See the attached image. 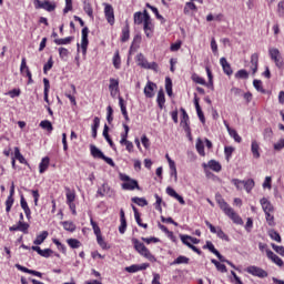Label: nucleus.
I'll use <instances>...</instances> for the list:
<instances>
[{"instance_id":"3c124183","label":"nucleus","mask_w":284,"mask_h":284,"mask_svg":"<svg viewBox=\"0 0 284 284\" xmlns=\"http://www.w3.org/2000/svg\"><path fill=\"white\" fill-rule=\"evenodd\" d=\"M90 224L92 226V230L95 234V236H101V227H99V224H97V222H94V220H90Z\"/></svg>"},{"instance_id":"4be33fe9","label":"nucleus","mask_w":284,"mask_h":284,"mask_svg":"<svg viewBox=\"0 0 284 284\" xmlns=\"http://www.w3.org/2000/svg\"><path fill=\"white\" fill-rule=\"evenodd\" d=\"M220 64L222 65L223 72L227 74V77H232L234 71H232V65L227 63V59L221 58Z\"/></svg>"},{"instance_id":"ea45409f","label":"nucleus","mask_w":284,"mask_h":284,"mask_svg":"<svg viewBox=\"0 0 284 284\" xmlns=\"http://www.w3.org/2000/svg\"><path fill=\"white\" fill-rule=\"evenodd\" d=\"M91 154L94 156V159H103L105 154H103L102 151L99 150V148L91 145Z\"/></svg>"},{"instance_id":"79ce46f5","label":"nucleus","mask_w":284,"mask_h":284,"mask_svg":"<svg viewBox=\"0 0 284 284\" xmlns=\"http://www.w3.org/2000/svg\"><path fill=\"white\" fill-rule=\"evenodd\" d=\"M59 57L62 61H68V57L70 55V51L63 47L58 49Z\"/></svg>"},{"instance_id":"f257e3e1","label":"nucleus","mask_w":284,"mask_h":284,"mask_svg":"<svg viewBox=\"0 0 284 284\" xmlns=\"http://www.w3.org/2000/svg\"><path fill=\"white\" fill-rule=\"evenodd\" d=\"M216 203L224 214L233 221V223L236 225H243V219L240 217L239 213L234 212V209H232L221 195H216Z\"/></svg>"},{"instance_id":"c9c22d12","label":"nucleus","mask_w":284,"mask_h":284,"mask_svg":"<svg viewBox=\"0 0 284 284\" xmlns=\"http://www.w3.org/2000/svg\"><path fill=\"white\" fill-rule=\"evenodd\" d=\"M62 226L67 232H75L77 231V225L70 221L62 222Z\"/></svg>"},{"instance_id":"58836bf2","label":"nucleus","mask_w":284,"mask_h":284,"mask_svg":"<svg viewBox=\"0 0 284 284\" xmlns=\"http://www.w3.org/2000/svg\"><path fill=\"white\" fill-rule=\"evenodd\" d=\"M130 39V24H125V27L122 29V37L121 41L125 43Z\"/></svg>"},{"instance_id":"f03ea898","label":"nucleus","mask_w":284,"mask_h":284,"mask_svg":"<svg viewBox=\"0 0 284 284\" xmlns=\"http://www.w3.org/2000/svg\"><path fill=\"white\" fill-rule=\"evenodd\" d=\"M133 247L140 256H143L144 258H148V261H151V263H155L156 257L153 256L152 252L148 247H145V244L143 242L139 241L138 239H132Z\"/></svg>"},{"instance_id":"412c9836","label":"nucleus","mask_w":284,"mask_h":284,"mask_svg":"<svg viewBox=\"0 0 284 284\" xmlns=\"http://www.w3.org/2000/svg\"><path fill=\"white\" fill-rule=\"evenodd\" d=\"M266 255H267V258H270L271 261H273V263H275V265H278V267H283V260H281V257H278V255H276L274 252H272L271 250H267Z\"/></svg>"},{"instance_id":"dca6fc26","label":"nucleus","mask_w":284,"mask_h":284,"mask_svg":"<svg viewBox=\"0 0 284 284\" xmlns=\"http://www.w3.org/2000/svg\"><path fill=\"white\" fill-rule=\"evenodd\" d=\"M156 88V83L149 81L144 87V95L146 99H152L154 97V89Z\"/></svg>"},{"instance_id":"0e129e2a","label":"nucleus","mask_w":284,"mask_h":284,"mask_svg":"<svg viewBox=\"0 0 284 284\" xmlns=\"http://www.w3.org/2000/svg\"><path fill=\"white\" fill-rule=\"evenodd\" d=\"M83 10L88 14V17H93L92 6H90V3L84 2Z\"/></svg>"},{"instance_id":"680f3d73","label":"nucleus","mask_w":284,"mask_h":284,"mask_svg":"<svg viewBox=\"0 0 284 284\" xmlns=\"http://www.w3.org/2000/svg\"><path fill=\"white\" fill-rule=\"evenodd\" d=\"M194 83H199V85H206L207 83L205 82V79L199 77L197 74H194L192 77Z\"/></svg>"},{"instance_id":"72a5a7b5","label":"nucleus","mask_w":284,"mask_h":284,"mask_svg":"<svg viewBox=\"0 0 284 284\" xmlns=\"http://www.w3.org/2000/svg\"><path fill=\"white\" fill-rule=\"evenodd\" d=\"M156 101L160 110H163V105H165V93L163 92V90L158 92Z\"/></svg>"},{"instance_id":"6ab92c4d","label":"nucleus","mask_w":284,"mask_h":284,"mask_svg":"<svg viewBox=\"0 0 284 284\" xmlns=\"http://www.w3.org/2000/svg\"><path fill=\"white\" fill-rule=\"evenodd\" d=\"M224 125H225V128H226V130H227L230 136H231L232 139H234V141H235L236 143H241V141H243V139L241 138V135H239V132H236V130L230 128V124L227 123V121H224Z\"/></svg>"},{"instance_id":"39448f33","label":"nucleus","mask_w":284,"mask_h":284,"mask_svg":"<svg viewBox=\"0 0 284 284\" xmlns=\"http://www.w3.org/2000/svg\"><path fill=\"white\" fill-rule=\"evenodd\" d=\"M268 55L271 57V60H273V62L275 63L276 68H278L280 70L284 68L283 55H281V51L277 48H270Z\"/></svg>"},{"instance_id":"69168bd1","label":"nucleus","mask_w":284,"mask_h":284,"mask_svg":"<svg viewBox=\"0 0 284 284\" xmlns=\"http://www.w3.org/2000/svg\"><path fill=\"white\" fill-rule=\"evenodd\" d=\"M270 236L273 241H276V243H281V234L276 231H271Z\"/></svg>"},{"instance_id":"e2e57ef3","label":"nucleus","mask_w":284,"mask_h":284,"mask_svg":"<svg viewBox=\"0 0 284 284\" xmlns=\"http://www.w3.org/2000/svg\"><path fill=\"white\" fill-rule=\"evenodd\" d=\"M273 148L276 152H281L284 149V139L278 140Z\"/></svg>"},{"instance_id":"6e6552de","label":"nucleus","mask_w":284,"mask_h":284,"mask_svg":"<svg viewBox=\"0 0 284 284\" xmlns=\"http://www.w3.org/2000/svg\"><path fill=\"white\" fill-rule=\"evenodd\" d=\"M205 225L209 226L212 234H216V236H219L222 241H230V236H227V234H225L221 227H215L212 225V223H210V221H205Z\"/></svg>"},{"instance_id":"9d476101","label":"nucleus","mask_w":284,"mask_h":284,"mask_svg":"<svg viewBox=\"0 0 284 284\" xmlns=\"http://www.w3.org/2000/svg\"><path fill=\"white\" fill-rule=\"evenodd\" d=\"M146 267H150L149 263H143V264H133L131 266H126L124 270L129 274H135V272H143Z\"/></svg>"},{"instance_id":"4d7b16f0","label":"nucleus","mask_w":284,"mask_h":284,"mask_svg":"<svg viewBox=\"0 0 284 284\" xmlns=\"http://www.w3.org/2000/svg\"><path fill=\"white\" fill-rule=\"evenodd\" d=\"M165 90L169 97H172V80L170 78L165 79Z\"/></svg>"},{"instance_id":"0eeeda50","label":"nucleus","mask_w":284,"mask_h":284,"mask_svg":"<svg viewBox=\"0 0 284 284\" xmlns=\"http://www.w3.org/2000/svg\"><path fill=\"white\" fill-rule=\"evenodd\" d=\"M245 272H247V274H251L252 276H257V278H267V273L265 270L258 267V266H247L245 268Z\"/></svg>"},{"instance_id":"b1692460","label":"nucleus","mask_w":284,"mask_h":284,"mask_svg":"<svg viewBox=\"0 0 284 284\" xmlns=\"http://www.w3.org/2000/svg\"><path fill=\"white\" fill-rule=\"evenodd\" d=\"M190 264V258L185 255H180L178 256L171 265H189Z\"/></svg>"},{"instance_id":"052dcab7","label":"nucleus","mask_w":284,"mask_h":284,"mask_svg":"<svg viewBox=\"0 0 284 284\" xmlns=\"http://www.w3.org/2000/svg\"><path fill=\"white\" fill-rule=\"evenodd\" d=\"M233 153H234V148L233 146H225L224 148V154H225L227 161H230Z\"/></svg>"},{"instance_id":"393cba45","label":"nucleus","mask_w":284,"mask_h":284,"mask_svg":"<svg viewBox=\"0 0 284 284\" xmlns=\"http://www.w3.org/2000/svg\"><path fill=\"white\" fill-rule=\"evenodd\" d=\"M109 130L110 128L108 126V124H105L102 134L105 141H108L110 148H112V150H116V145H114V142L112 141V139H110V134L108 133Z\"/></svg>"},{"instance_id":"bb28decb","label":"nucleus","mask_w":284,"mask_h":284,"mask_svg":"<svg viewBox=\"0 0 284 284\" xmlns=\"http://www.w3.org/2000/svg\"><path fill=\"white\" fill-rule=\"evenodd\" d=\"M48 231H42L40 234L37 235L36 240L33 241V244L41 245L45 241V239H48Z\"/></svg>"},{"instance_id":"603ef678","label":"nucleus","mask_w":284,"mask_h":284,"mask_svg":"<svg viewBox=\"0 0 284 284\" xmlns=\"http://www.w3.org/2000/svg\"><path fill=\"white\" fill-rule=\"evenodd\" d=\"M265 219H266V223L271 227H274V225H276V223L274 222V213H265Z\"/></svg>"},{"instance_id":"13d9d810","label":"nucleus","mask_w":284,"mask_h":284,"mask_svg":"<svg viewBox=\"0 0 284 284\" xmlns=\"http://www.w3.org/2000/svg\"><path fill=\"white\" fill-rule=\"evenodd\" d=\"M180 239H181L182 243L184 245H186V247H190V246L193 245L192 241H190V239H192V236H190V235H181Z\"/></svg>"},{"instance_id":"338daca9","label":"nucleus","mask_w":284,"mask_h":284,"mask_svg":"<svg viewBox=\"0 0 284 284\" xmlns=\"http://www.w3.org/2000/svg\"><path fill=\"white\" fill-rule=\"evenodd\" d=\"M272 248L274 250V252H276L281 256H284V246H278L276 244H272Z\"/></svg>"},{"instance_id":"423d86ee","label":"nucleus","mask_w":284,"mask_h":284,"mask_svg":"<svg viewBox=\"0 0 284 284\" xmlns=\"http://www.w3.org/2000/svg\"><path fill=\"white\" fill-rule=\"evenodd\" d=\"M34 8L37 10H47V12H54L57 9V4L54 2H50L49 0H45L42 2L41 0H34Z\"/></svg>"},{"instance_id":"e433bc0d","label":"nucleus","mask_w":284,"mask_h":284,"mask_svg":"<svg viewBox=\"0 0 284 284\" xmlns=\"http://www.w3.org/2000/svg\"><path fill=\"white\" fill-rule=\"evenodd\" d=\"M67 191V204L74 203V200L77 199V194L74 191L70 190V187L65 189Z\"/></svg>"},{"instance_id":"473e14b6","label":"nucleus","mask_w":284,"mask_h":284,"mask_svg":"<svg viewBox=\"0 0 284 284\" xmlns=\"http://www.w3.org/2000/svg\"><path fill=\"white\" fill-rule=\"evenodd\" d=\"M197 10L199 8H196V4L192 1L186 2L184 6V14H190V11L196 12Z\"/></svg>"},{"instance_id":"ddd939ff","label":"nucleus","mask_w":284,"mask_h":284,"mask_svg":"<svg viewBox=\"0 0 284 284\" xmlns=\"http://www.w3.org/2000/svg\"><path fill=\"white\" fill-rule=\"evenodd\" d=\"M143 30L145 37H148V39H152V37L154 36V23H152V20L144 21Z\"/></svg>"},{"instance_id":"5701e85b","label":"nucleus","mask_w":284,"mask_h":284,"mask_svg":"<svg viewBox=\"0 0 284 284\" xmlns=\"http://www.w3.org/2000/svg\"><path fill=\"white\" fill-rule=\"evenodd\" d=\"M261 146L258 145V142H256V140L252 141L251 144V152L253 154V159H261Z\"/></svg>"},{"instance_id":"09e8293b","label":"nucleus","mask_w":284,"mask_h":284,"mask_svg":"<svg viewBox=\"0 0 284 284\" xmlns=\"http://www.w3.org/2000/svg\"><path fill=\"white\" fill-rule=\"evenodd\" d=\"M203 250H209L212 252V254H214L216 256V254H219V250H216V247H214V244L211 241H207L206 244L203 246Z\"/></svg>"},{"instance_id":"f3484780","label":"nucleus","mask_w":284,"mask_h":284,"mask_svg":"<svg viewBox=\"0 0 284 284\" xmlns=\"http://www.w3.org/2000/svg\"><path fill=\"white\" fill-rule=\"evenodd\" d=\"M202 165L203 168H210L213 172H221V170H223V166L216 160H210L207 164L203 163Z\"/></svg>"},{"instance_id":"8fccbe9b","label":"nucleus","mask_w":284,"mask_h":284,"mask_svg":"<svg viewBox=\"0 0 284 284\" xmlns=\"http://www.w3.org/2000/svg\"><path fill=\"white\" fill-rule=\"evenodd\" d=\"M53 65H54V60H52V57H50L48 62L43 65V73L48 74V72H50V70H52Z\"/></svg>"},{"instance_id":"a18cd8bd","label":"nucleus","mask_w":284,"mask_h":284,"mask_svg":"<svg viewBox=\"0 0 284 284\" xmlns=\"http://www.w3.org/2000/svg\"><path fill=\"white\" fill-rule=\"evenodd\" d=\"M134 23L138 26H141V23H144L143 13L141 11H138L133 16Z\"/></svg>"},{"instance_id":"bf43d9fd","label":"nucleus","mask_w":284,"mask_h":284,"mask_svg":"<svg viewBox=\"0 0 284 284\" xmlns=\"http://www.w3.org/2000/svg\"><path fill=\"white\" fill-rule=\"evenodd\" d=\"M231 182L235 185L236 190H243L245 181L233 179Z\"/></svg>"},{"instance_id":"de8ad7c7","label":"nucleus","mask_w":284,"mask_h":284,"mask_svg":"<svg viewBox=\"0 0 284 284\" xmlns=\"http://www.w3.org/2000/svg\"><path fill=\"white\" fill-rule=\"evenodd\" d=\"M236 79H250V73L245 69H241L235 73Z\"/></svg>"},{"instance_id":"20e7f679","label":"nucleus","mask_w":284,"mask_h":284,"mask_svg":"<svg viewBox=\"0 0 284 284\" xmlns=\"http://www.w3.org/2000/svg\"><path fill=\"white\" fill-rule=\"evenodd\" d=\"M136 63L144 70H153V72H159V64L156 62H149L143 53H139L136 55Z\"/></svg>"},{"instance_id":"c03bdc74","label":"nucleus","mask_w":284,"mask_h":284,"mask_svg":"<svg viewBox=\"0 0 284 284\" xmlns=\"http://www.w3.org/2000/svg\"><path fill=\"white\" fill-rule=\"evenodd\" d=\"M131 201L140 207H145V205H148V200H145V197H132Z\"/></svg>"},{"instance_id":"774afa93","label":"nucleus","mask_w":284,"mask_h":284,"mask_svg":"<svg viewBox=\"0 0 284 284\" xmlns=\"http://www.w3.org/2000/svg\"><path fill=\"white\" fill-rule=\"evenodd\" d=\"M277 13H278V17H284V1L278 2Z\"/></svg>"},{"instance_id":"7ed1b4c3","label":"nucleus","mask_w":284,"mask_h":284,"mask_svg":"<svg viewBox=\"0 0 284 284\" xmlns=\"http://www.w3.org/2000/svg\"><path fill=\"white\" fill-rule=\"evenodd\" d=\"M120 180L123 181L122 190L133 191V190H141L139 186V182L134 179H131L128 174L120 173Z\"/></svg>"},{"instance_id":"4468645a","label":"nucleus","mask_w":284,"mask_h":284,"mask_svg":"<svg viewBox=\"0 0 284 284\" xmlns=\"http://www.w3.org/2000/svg\"><path fill=\"white\" fill-rule=\"evenodd\" d=\"M260 203H261L264 214L274 213V205H272V202H270V200H267V197L261 199Z\"/></svg>"},{"instance_id":"4c0bfd02","label":"nucleus","mask_w":284,"mask_h":284,"mask_svg":"<svg viewBox=\"0 0 284 284\" xmlns=\"http://www.w3.org/2000/svg\"><path fill=\"white\" fill-rule=\"evenodd\" d=\"M67 243L72 250H79V247H81V241L77 239H69Z\"/></svg>"},{"instance_id":"c85d7f7f","label":"nucleus","mask_w":284,"mask_h":284,"mask_svg":"<svg viewBox=\"0 0 284 284\" xmlns=\"http://www.w3.org/2000/svg\"><path fill=\"white\" fill-rule=\"evenodd\" d=\"M195 148L200 156H205V145L203 144V140H201V138L196 140Z\"/></svg>"},{"instance_id":"c756f323","label":"nucleus","mask_w":284,"mask_h":284,"mask_svg":"<svg viewBox=\"0 0 284 284\" xmlns=\"http://www.w3.org/2000/svg\"><path fill=\"white\" fill-rule=\"evenodd\" d=\"M146 8L155 14L156 19L161 21V23H165V18L159 13V9L156 7L151 6L150 3H146Z\"/></svg>"},{"instance_id":"a878e982","label":"nucleus","mask_w":284,"mask_h":284,"mask_svg":"<svg viewBox=\"0 0 284 284\" xmlns=\"http://www.w3.org/2000/svg\"><path fill=\"white\" fill-rule=\"evenodd\" d=\"M48 168H50V158L45 156L41 160V162L39 164L40 174H43L45 172V170H48Z\"/></svg>"},{"instance_id":"a19ab883","label":"nucleus","mask_w":284,"mask_h":284,"mask_svg":"<svg viewBox=\"0 0 284 284\" xmlns=\"http://www.w3.org/2000/svg\"><path fill=\"white\" fill-rule=\"evenodd\" d=\"M17 159V161H19V163L26 164L28 163V161H26V158H23V155L21 154V151L19 150V148H14V158Z\"/></svg>"},{"instance_id":"f704fd0d","label":"nucleus","mask_w":284,"mask_h":284,"mask_svg":"<svg viewBox=\"0 0 284 284\" xmlns=\"http://www.w3.org/2000/svg\"><path fill=\"white\" fill-rule=\"evenodd\" d=\"M105 194H110V185H108V183H103L102 187L97 192L98 196H105Z\"/></svg>"},{"instance_id":"37998d69","label":"nucleus","mask_w":284,"mask_h":284,"mask_svg":"<svg viewBox=\"0 0 284 284\" xmlns=\"http://www.w3.org/2000/svg\"><path fill=\"white\" fill-rule=\"evenodd\" d=\"M40 128H42V130H47V132H52V130H54V128L52 126V122L48 120L41 121Z\"/></svg>"},{"instance_id":"2eb2a0df","label":"nucleus","mask_w":284,"mask_h":284,"mask_svg":"<svg viewBox=\"0 0 284 284\" xmlns=\"http://www.w3.org/2000/svg\"><path fill=\"white\" fill-rule=\"evenodd\" d=\"M250 70L252 74H256V72H258V53H253L251 55Z\"/></svg>"},{"instance_id":"864d4df0","label":"nucleus","mask_w":284,"mask_h":284,"mask_svg":"<svg viewBox=\"0 0 284 284\" xmlns=\"http://www.w3.org/2000/svg\"><path fill=\"white\" fill-rule=\"evenodd\" d=\"M113 65L116 70H119V68H121V55H119V51H116L113 57Z\"/></svg>"},{"instance_id":"aec40b11","label":"nucleus","mask_w":284,"mask_h":284,"mask_svg":"<svg viewBox=\"0 0 284 284\" xmlns=\"http://www.w3.org/2000/svg\"><path fill=\"white\" fill-rule=\"evenodd\" d=\"M109 90H110L111 97H116V94H119V80L111 78Z\"/></svg>"},{"instance_id":"2f4dec72","label":"nucleus","mask_w":284,"mask_h":284,"mask_svg":"<svg viewBox=\"0 0 284 284\" xmlns=\"http://www.w3.org/2000/svg\"><path fill=\"white\" fill-rule=\"evenodd\" d=\"M170 161V175L174 178V182L176 183V181H179V175H178V172H176V163H174V161L172 160H169Z\"/></svg>"},{"instance_id":"49530a36","label":"nucleus","mask_w":284,"mask_h":284,"mask_svg":"<svg viewBox=\"0 0 284 284\" xmlns=\"http://www.w3.org/2000/svg\"><path fill=\"white\" fill-rule=\"evenodd\" d=\"M244 190H245L247 193H251L252 190H254V180L248 179V180L244 181Z\"/></svg>"},{"instance_id":"6e6d98bb","label":"nucleus","mask_w":284,"mask_h":284,"mask_svg":"<svg viewBox=\"0 0 284 284\" xmlns=\"http://www.w3.org/2000/svg\"><path fill=\"white\" fill-rule=\"evenodd\" d=\"M253 85L257 92H262L264 94L265 89H263V82L261 80H254Z\"/></svg>"},{"instance_id":"5fc2aeb1","label":"nucleus","mask_w":284,"mask_h":284,"mask_svg":"<svg viewBox=\"0 0 284 284\" xmlns=\"http://www.w3.org/2000/svg\"><path fill=\"white\" fill-rule=\"evenodd\" d=\"M12 205H14V197H12V195H9L6 201V212H10V210H12Z\"/></svg>"},{"instance_id":"1a4fd4ad","label":"nucleus","mask_w":284,"mask_h":284,"mask_svg":"<svg viewBox=\"0 0 284 284\" xmlns=\"http://www.w3.org/2000/svg\"><path fill=\"white\" fill-rule=\"evenodd\" d=\"M104 14L108 23L114 26V8L111 4L104 3Z\"/></svg>"},{"instance_id":"a211bd4d","label":"nucleus","mask_w":284,"mask_h":284,"mask_svg":"<svg viewBox=\"0 0 284 284\" xmlns=\"http://www.w3.org/2000/svg\"><path fill=\"white\" fill-rule=\"evenodd\" d=\"M166 194L169 196H172V199H175L176 201H179L180 205H185V200L183 199V196L176 193V191L171 186L166 187Z\"/></svg>"},{"instance_id":"9b49d317","label":"nucleus","mask_w":284,"mask_h":284,"mask_svg":"<svg viewBox=\"0 0 284 284\" xmlns=\"http://www.w3.org/2000/svg\"><path fill=\"white\" fill-rule=\"evenodd\" d=\"M88 34H89V29L88 27H84L82 29V41H81V50H82V54L85 57V54H88Z\"/></svg>"},{"instance_id":"f8f14e48","label":"nucleus","mask_w":284,"mask_h":284,"mask_svg":"<svg viewBox=\"0 0 284 284\" xmlns=\"http://www.w3.org/2000/svg\"><path fill=\"white\" fill-rule=\"evenodd\" d=\"M30 224L21 221H19L18 224L9 227L10 232H23V234H28Z\"/></svg>"},{"instance_id":"cd10ccee","label":"nucleus","mask_w":284,"mask_h":284,"mask_svg":"<svg viewBox=\"0 0 284 284\" xmlns=\"http://www.w3.org/2000/svg\"><path fill=\"white\" fill-rule=\"evenodd\" d=\"M20 205H21L27 219H30V214H31L30 206H28V202L26 201V197H23V195H21Z\"/></svg>"},{"instance_id":"7c9ffc66","label":"nucleus","mask_w":284,"mask_h":284,"mask_svg":"<svg viewBox=\"0 0 284 284\" xmlns=\"http://www.w3.org/2000/svg\"><path fill=\"white\" fill-rule=\"evenodd\" d=\"M73 39H74L73 37L55 39L54 44L55 45H70V43H72Z\"/></svg>"}]
</instances>
